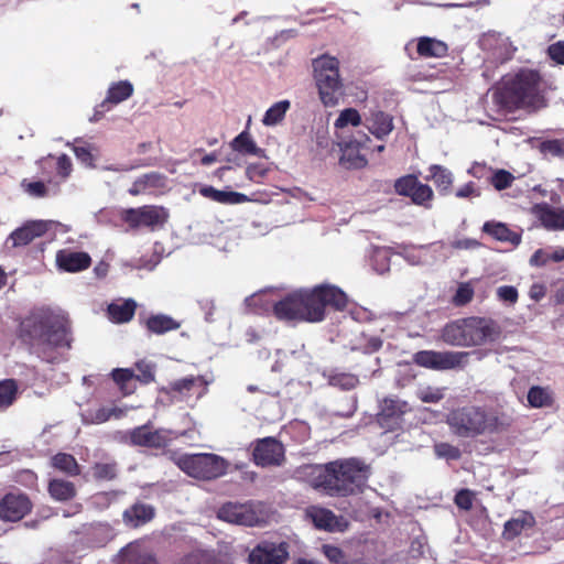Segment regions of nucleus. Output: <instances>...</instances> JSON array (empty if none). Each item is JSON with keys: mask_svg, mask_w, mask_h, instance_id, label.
I'll use <instances>...</instances> for the list:
<instances>
[{"mask_svg": "<svg viewBox=\"0 0 564 564\" xmlns=\"http://www.w3.org/2000/svg\"><path fill=\"white\" fill-rule=\"evenodd\" d=\"M19 339L31 354L46 362L57 360V349L70 348V326L68 321L48 308L33 312L19 326Z\"/></svg>", "mask_w": 564, "mask_h": 564, "instance_id": "1", "label": "nucleus"}, {"mask_svg": "<svg viewBox=\"0 0 564 564\" xmlns=\"http://www.w3.org/2000/svg\"><path fill=\"white\" fill-rule=\"evenodd\" d=\"M348 305L346 293L338 286L319 284L289 293L274 303L273 314L279 321L318 323L325 318L326 308L344 311Z\"/></svg>", "mask_w": 564, "mask_h": 564, "instance_id": "2", "label": "nucleus"}, {"mask_svg": "<svg viewBox=\"0 0 564 564\" xmlns=\"http://www.w3.org/2000/svg\"><path fill=\"white\" fill-rule=\"evenodd\" d=\"M310 485L330 497H347L361 491L369 466L359 458H343L311 467Z\"/></svg>", "mask_w": 564, "mask_h": 564, "instance_id": "3", "label": "nucleus"}, {"mask_svg": "<svg viewBox=\"0 0 564 564\" xmlns=\"http://www.w3.org/2000/svg\"><path fill=\"white\" fill-rule=\"evenodd\" d=\"M545 83L540 73H507L496 85L492 98L507 111L538 109L545 105Z\"/></svg>", "mask_w": 564, "mask_h": 564, "instance_id": "4", "label": "nucleus"}, {"mask_svg": "<svg viewBox=\"0 0 564 564\" xmlns=\"http://www.w3.org/2000/svg\"><path fill=\"white\" fill-rule=\"evenodd\" d=\"M501 334V326L494 318L468 316L446 323L440 337L449 346L477 347L499 340Z\"/></svg>", "mask_w": 564, "mask_h": 564, "instance_id": "5", "label": "nucleus"}, {"mask_svg": "<svg viewBox=\"0 0 564 564\" xmlns=\"http://www.w3.org/2000/svg\"><path fill=\"white\" fill-rule=\"evenodd\" d=\"M446 423L456 436L464 438L500 433L510 426L505 415L471 404L453 409L447 414Z\"/></svg>", "mask_w": 564, "mask_h": 564, "instance_id": "6", "label": "nucleus"}, {"mask_svg": "<svg viewBox=\"0 0 564 564\" xmlns=\"http://www.w3.org/2000/svg\"><path fill=\"white\" fill-rule=\"evenodd\" d=\"M176 465L188 476L200 480H214L227 473L228 460L213 453L184 454Z\"/></svg>", "mask_w": 564, "mask_h": 564, "instance_id": "7", "label": "nucleus"}, {"mask_svg": "<svg viewBox=\"0 0 564 564\" xmlns=\"http://www.w3.org/2000/svg\"><path fill=\"white\" fill-rule=\"evenodd\" d=\"M469 355L468 351L420 350L413 355V362L416 366L437 371L462 369L467 365Z\"/></svg>", "mask_w": 564, "mask_h": 564, "instance_id": "8", "label": "nucleus"}, {"mask_svg": "<svg viewBox=\"0 0 564 564\" xmlns=\"http://www.w3.org/2000/svg\"><path fill=\"white\" fill-rule=\"evenodd\" d=\"M167 213L164 207L155 205H144L138 208L124 209L121 214L123 223L131 229L148 227L152 230L163 226L167 221Z\"/></svg>", "mask_w": 564, "mask_h": 564, "instance_id": "9", "label": "nucleus"}, {"mask_svg": "<svg viewBox=\"0 0 564 564\" xmlns=\"http://www.w3.org/2000/svg\"><path fill=\"white\" fill-rule=\"evenodd\" d=\"M252 462L260 467L281 466L285 462V448L273 436L258 438L251 444Z\"/></svg>", "mask_w": 564, "mask_h": 564, "instance_id": "10", "label": "nucleus"}, {"mask_svg": "<svg viewBox=\"0 0 564 564\" xmlns=\"http://www.w3.org/2000/svg\"><path fill=\"white\" fill-rule=\"evenodd\" d=\"M394 191L400 196L409 197L411 202L417 206L424 208L432 207V200L434 198L432 187L421 183L414 174H408L395 180Z\"/></svg>", "mask_w": 564, "mask_h": 564, "instance_id": "11", "label": "nucleus"}, {"mask_svg": "<svg viewBox=\"0 0 564 564\" xmlns=\"http://www.w3.org/2000/svg\"><path fill=\"white\" fill-rule=\"evenodd\" d=\"M172 432L165 429L153 430L150 424H143L129 431V442L133 446L153 449H164L172 441Z\"/></svg>", "mask_w": 564, "mask_h": 564, "instance_id": "12", "label": "nucleus"}, {"mask_svg": "<svg viewBox=\"0 0 564 564\" xmlns=\"http://www.w3.org/2000/svg\"><path fill=\"white\" fill-rule=\"evenodd\" d=\"M33 508L30 497L22 491H11L0 499V520L18 522L28 516Z\"/></svg>", "mask_w": 564, "mask_h": 564, "instance_id": "13", "label": "nucleus"}, {"mask_svg": "<svg viewBox=\"0 0 564 564\" xmlns=\"http://www.w3.org/2000/svg\"><path fill=\"white\" fill-rule=\"evenodd\" d=\"M290 557L286 542L261 541L248 555L249 564H285Z\"/></svg>", "mask_w": 564, "mask_h": 564, "instance_id": "14", "label": "nucleus"}, {"mask_svg": "<svg viewBox=\"0 0 564 564\" xmlns=\"http://www.w3.org/2000/svg\"><path fill=\"white\" fill-rule=\"evenodd\" d=\"M370 142L371 139L366 133H360L358 138L354 137L345 142L340 148L339 163L347 170L364 169L368 164V160L361 151L369 150L368 143Z\"/></svg>", "mask_w": 564, "mask_h": 564, "instance_id": "15", "label": "nucleus"}, {"mask_svg": "<svg viewBox=\"0 0 564 564\" xmlns=\"http://www.w3.org/2000/svg\"><path fill=\"white\" fill-rule=\"evenodd\" d=\"M217 516L226 522L246 527H254L260 522L259 514L251 502H226L219 508Z\"/></svg>", "mask_w": 564, "mask_h": 564, "instance_id": "16", "label": "nucleus"}, {"mask_svg": "<svg viewBox=\"0 0 564 564\" xmlns=\"http://www.w3.org/2000/svg\"><path fill=\"white\" fill-rule=\"evenodd\" d=\"M305 518L316 529L327 532H344L349 525L343 516H336L332 510L319 506L307 507L305 509Z\"/></svg>", "mask_w": 564, "mask_h": 564, "instance_id": "17", "label": "nucleus"}, {"mask_svg": "<svg viewBox=\"0 0 564 564\" xmlns=\"http://www.w3.org/2000/svg\"><path fill=\"white\" fill-rule=\"evenodd\" d=\"M406 412H409L408 402L398 398H384L377 414V422L382 429L394 431L401 425Z\"/></svg>", "mask_w": 564, "mask_h": 564, "instance_id": "18", "label": "nucleus"}, {"mask_svg": "<svg viewBox=\"0 0 564 564\" xmlns=\"http://www.w3.org/2000/svg\"><path fill=\"white\" fill-rule=\"evenodd\" d=\"M48 229V223L45 220H26L9 235L7 243L11 242L12 248L25 247L36 238L43 237Z\"/></svg>", "mask_w": 564, "mask_h": 564, "instance_id": "19", "label": "nucleus"}, {"mask_svg": "<svg viewBox=\"0 0 564 564\" xmlns=\"http://www.w3.org/2000/svg\"><path fill=\"white\" fill-rule=\"evenodd\" d=\"M339 74L317 73L315 77L319 99L325 107H335L343 96V83Z\"/></svg>", "mask_w": 564, "mask_h": 564, "instance_id": "20", "label": "nucleus"}, {"mask_svg": "<svg viewBox=\"0 0 564 564\" xmlns=\"http://www.w3.org/2000/svg\"><path fill=\"white\" fill-rule=\"evenodd\" d=\"M479 45L484 51H488L501 63L512 57L516 47L509 41V37L496 31H488L479 39Z\"/></svg>", "mask_w": 564, "mask_h": 564, "instance_id": "21", "label": "nucleus"}, {"mask_svg": "<svg viewBox=\"0 0 564 564\" xmlns=\"http://www.w3.org/2000/svg\"><path fill=\"white\" fill-rule=\"evenodd\" d=\"M167 185V178L159 172H149L140 175L129 187L128 193L131 196L158 195L162 193Z\"/></svg>", "mask_w": 564, "mask_h": 564, "instance_id": "22", "label": "nucleus"}, {"mask_svg": "<svg viewBox=\"0 0 564 564\" xmlns=\"http://www.w3.org/2000/svg\"><path fill=\"white\" fill-rule=\"evenodd\" d=\"M133 93V86L128 80H121L111 85L108 89L106 99L95 108V113L91 117V121H98L109 111L113 105H118L127 100Z\"/></svg>", "mask_w": 564, "mask_h": 564, "instance_id": "23", "label": "nucleus"}, {"mask_svg": "<svg viewBox=\"0 0 564 564\" xmlns=\"http://www.w3.org/2000/svg\"><path fill=\"white\" fill-rule=\"evenodd\" d=\"M55 262L59 271L77 273L91 265V257L85 251L62 249L56 252Z\"/></svg>", "mask_w": 564, "mask_h": 564, "instance_id": "24", "label": "nucleus"}, {"mask_svg": "<svg viewBox=\"0 0 564 564\" xmlns=\"http://www.w3.org/2000/svg\"><path fill=\"white\" fill-rule=\"evenodd\" d=\"M208 381L204 376H189L170 382L161 389V392L171 400L183 401L192 395V391L196 386L207 387Z\"/></svg>", "mask_w": 564, "mask_h": 564, "instance_id": "25", "label": "nucleus"}, {"mask_svg": "<svg viewBox=\"0 0 564 564\" xmlns=\"http://www.w3.org/2000/svg\"><path fill=\"white\" fill-rule=\"evenodd\" d=\"M155 508L144 502H135L123 511V522L131 528H139L152 521Z\"/></svg>", "mask_w": 564, "mask_h": 564, "instance_id": "26", "label": "nucleus"}, {"mask_svg": "<svg viewBox=\"0 0 564 564\" xmlns=\"http://www.w3.org/2000/svg\"><path fill=\"white\" fill-rule=\"evenodd\" d=\"M482 232L497 241L510 243L518 247L522 237L520 232L511 230L507 224L496 220H488L482 225Z\"/></svg>", "mask_w": 564, "mask_h": 564, "instance_id": "27", "label": "nucleus"}, {"mask_svg": "<svg viewBox=\"0 0 564 564\" xmlns=\"http://www.w3.org/2000/svg\"><path fill=\"white\" fill-rule=\"evenodd\" d=\"M198 192L203 197L224 205H238L251 200L247 195L242 193L234 191H220L212 185H203Z\"/></svg>", "mask_w": 564, "mask_h": 564, "instance_id": "28", "label": "nucleus"}, {"mask_svg": "<svg viewBox=\"0 0 564 564\" xmlns=\"http://www.w3.org/2000/svg\"><path fill=\"white\" fill-rule=\"evenodd\" d=\"M137 310V302L133 299H126L122 302L110 303L107 307V314L111 322L124 324L130 322Z\"/></svg>", "mask_w": 564, "mask_h": 564, "instance_id": "29", "label": "nucleus"}, {"mask_svg": "<svg viewBox=\"0 0 564 564\" xmlns=\"http://www.w3.org/2000/svg\"><path fill=\"white\" fill-rule=\"evenodd\" d=\"M535 519L529 511H522L518 517L508 520L505 523L502 535L506 540H513L524 530L533 528Z\"/></svg>", "mask_w": 564, "mask_h": 564, "instance_id": "30", "label": "nucleus"}, {"mask_svg": "<svg viewBox=\"0 0 564 564\" xmlns=\"http://www.w3.org/2000/svg\"><path fill=\"white\" fill-rule=\"evenodd\" d=\"M144 326L150 334L163 335L177 330L181 323L165 314H152L145 319Z\"/></svg>", "mask_w": 564, "mask_h": 564, "instance_id": "31", "label": "nucleus"}, {"mask_svg": "<svg viewBox=\"0 0 564 564\" xmlns=\"http://www.w3.org/2000/svg\"><path fill=\"white\" fill-rule=\"evenodd\" d=\"M234 151L243 155H256L258 158H264V149L259 148L253 141L249 132L242 131L239 133L230 143Z\"/></svg>", "mask_w": 564, "mask_h": 564, "instance_id": "32", "label": "nucleus"}, {"mask_svg": "<svg viewBox=\"0 0 564 564\" xmlns=\"http://www.w3.org/2000/svg\"><path fill=\"white\" fill-rule=\"evenodd\" d=\"M367 121L369 131L378 139L384 138L393 129L392 118L380 110L372 112L371 117L368 118Z\"/></svg>", "mask_w": 564, "mask_h": 564, "instance_id": "33", "label": "nucleus"}, {"mask_svg": "<svg viewBox=\"0 0 564 564\" xmlns=\"http://www.w3.org/2000/svg\"><path fill=\"white\" fill-rule=\"evenodd\" d=\"M47 491L56 501H68L76 496V487L72 481L54 478L48 481Z\"/></svg>", "mask_w": 564, "mask_h": 564, "instance_id": "34", "label": "nucleus"}, {"mask_svg": "<svg viewBox=\"0 0 564 564\" xmlns=\"http://www.w3.org/2000/svg\"><path fill=\"white\" fill-rule=\"evenodd\" d=\"M416 48L417 53L423 57H443L448 51L445 42L427 36L419 39Z\"/></svg>", "mask_w": 564, "mask_h": 564, "instance_id": "35", "label": "nucleus"}, {"mask_svg": "<svg viewBox=\"0 0 564 564\" xmlns=\"http://www.w3.org/2000/svg\"><path fill=\"white\" fill-rule=\"evenodd\" d=\"M51 466L68 477L80 474V467L76 458L67 453H57L51 458Z\"/></svg>", "mask_w": 564, "mask_h": 564, "instance_id": "36", "label": "nucleus"}, {"mask_svg": "<svg viewBox=\"0 0 564 564\" xmlns=\"http://www.w3.org/2000/svg\"><path fill=\"white\" fill-rule=\"evenodd\" d=\"M291 108V102L289 100H280L273 104L264 113L262 123L267 127L276 126L280 123L284 117L286 111Z\"/></svg>", "mask_w": 564, "mask_h": 564, "instance_id": "37", "label": "nucleus"}, {"mask_svg": "<svg viewBox=\"0 0 564 564\" xmlns=\"http://www.w3.org/2000/svg\"><path fill=\"white\" fill-rule=\"evenodd\" d=\"M322 552L330 564H366L362 558H350L340 547L332 544H324Z\"/></svg>", "mask_w": 564, "mask_h": 564, "instance_id": "38", "label": "nucleus"}, {"mask_svg": "<svg viewBox=\"0 0 564 564\" xmlns=\"http://www.w3.org/2000/svg\"><path fill=\"white\" fill-rule=\"evenodd\" d=\"M541 221L546 229L564 230V209L546 207L541 213Z\"/></svg>", "mask_w": 564, "mask_h": 564, "instance_id": "39", "label": "nucleus"}, {"mask_svg": "<svg viewBox=\"0 0 564 564\" xmlns=\"http://www.w3.org/2000/svg\"><path fill=\"white\" fill-rule=\"evenodd\" d=\"M18 382L14 379L0 381V410H6L13 404L18 395Z\"/></svg>", "mask_w": 564, "mask_h": 564, "instance_id": "40", "label": "nucleus"}, {"mask_svg": "<svg viewBox=\"0 0 564 564\" xmlns=\"http://www.w3.org/2000/svg\"><path fill=\"white\" fill-rule=\"evenodd\" d=\"M328 383L341 390H352L358 386L359 378L357 375L350 372L333 371L328 376Z\"/></svg>", "mask_w": 564, "mask_h": 564, "instance_id": "41", "label": "nucleus"}, {"mask_svg": "<svg viewBox=\"0 0 564 564\" xmlns=\"http://www.w3.org/2000/svg\"><path fill=\"white\" fill-rule=\"evenodd\" d=\"M430 178L441 191H447L453 183L452 173L442 165L433 164L430 166Z\"/></svg>", "mask_w": 564, "mask_h": 564, "instance_id": "42", "label": "nucleus"}, {"mask_svg": "<svg viewBox=\"0 0 564 564\" xmlns=\"http://www.w3.org/2000/svg\"><path fill=\"white\" fill-rule=\"evenodd\" d=\"M93 476L97 480H113L118 474L116 462L95 463L91 467Z\"/></svg>", "mask_w": 564, "mask_h": 564, "instance_id": "43", "label": "nucleus"}, {"mask_svg": "<svg viewBox=\"0 0 564 564\" xmlns=\"http://www.w3.org/2000/svg\"><path fill=\"white\" fill-rule=\"evenodd\" d=\"M123 415V410L120 408H106L101 406L95 411L89 412V423L101 424L109 421L111 417L120 419Z\"/></svg>", "mask_w": 564, "mask_h": 564, "instance_id": "44", "label": "nucleus"}, {"mask_svg": "<svg viewBox=\"0 0 564 564\" xmlns=\"http://www.w3.org/2000/svg\"><path fill=\"white\" fill-rule=\"evenodd\" d=\"M528 401L533 408H543L551 405L553 399L546 389L534 386L528 392Z\"/></svg>", "mask_w": 564, "mask_h": 564, "instance_id": "45", "label": "nucleus"}, {"mask_svg": "<svg viewBox=\"0 0 564 564\" xmlns=\"http://www.w3.org/2000/svg\"><path fill=\"white\" fill-rule=\"evenodd\" d=\"M111 377L124 395L132 393L133 388L129 387V383L134 378L132 370L127 368H117L112 370Z\"/></svg>", "mask_w": 564, "mask_h": 564, "instance_id": "46", "label": "nucleus"}, {"mask_svg": "<svg viewBox=\"0 0 564 564\" xmlns=\"http://www.w3.org/2000/svg\"><path fill=\"white\" fill-rule=\"evenodd\" d=\"M542 154L552 158L564 159V139L545 140L540 143Z\"/></svg>", "mask_w": 564, "mask_h": 564, "instance_id": "47", "label": "nucleus"}, {"mask_svg": "<svg viewBox=\"0 0 564 564\" xmlns=\"http://www.w3.org/2000/svg\"><path fill=\"white\" fill-rule=\"evenodd\" d=\"M434 453L438 458L447 460H458L462 457L460 449L449 443L440 442L434 445Z\"/></svg>", "mask_w": 564, "mask_h": 564, "instance_id": "48", "label": "nucleus"}, {"mask_svg": "<svg viewBox=\"0 0 564 564\" xmlns=\"http://www.w3.org/2000/svg\"><path fill=\"white\" fill-rule=\"evenodd\" d=\"M361 123V117L355 108L344 109L335 121L336 128H345L348 124L358 127Z\"/></svg>", "mask_w": 564, "mask_h": 564, "instance_id": "49", "label": "nucleus"}, {"mask_svg": "<svg viewBox=\"0 0 564 564\" xmlns=\"http://www.w3.org/2000/svg\"><path fill=\"white\" fill-rule=\"evenodd\" d=\"M474 297V289L470 283H460L453 296V304L455 306H465L471 302Z\"/></svg>", "mask_w": 564, "mask_h": 564, "instance_id": "50", "label": "nucleus"}, {"mask_svg": "<svg viewBox=\"0 0 564 564\" xmlns=\"http://www.w3.org/2000/svg\"><path fill=\"white\" fill-rule=\"evenodd\" d=\"M514 176L507 170H497L490 177L491 185L497 191H502L512 185Z\"/></svg>", "mask_w": 564, "mask_h": 564, "instance_id": "51", "label": "nucleus"}, {"mask_svg": "<svg viewBox=\"0 0 564 564\" xmlns=\"http://www.w3.org/2000/svg\"><path fill=\"white\" fill-rule=\"evenodd\" d=\"M313 70H339V61L335 56L323 54L312 62Z\"/></svg>", "mask_w": 564, "mask_h": 564, "instance_id": "52", "label": "nucleus"}, {"mask_svg": "<svg viewBox=\"0 0 564 564\" xmlns=\"http://www.w3.org/2000/svg\"><path fill=\"white\" fill-rule=\"evenodd\" d=\"M74 154L78 161L88 167L94 166L95 155L93 154V147L88 143L76 144L73 148Z\"/></svg>", "mask_w": 564, "mask_h": 564, "instance_id": "53", "label": "nucleus"}, {"mask_svg": "<svg viewBox=\"0 0 564 564\" xmlns=\"http://www.w3.org/2000/svg\"><path fill=\"white\" fill-rule=\"evenodd\" d=\"M21 186L24 192L32 197L42 198L46 197L48 194V188L42 181L30 182L28 180H23L21 182Z\"/></svg>", "mask_w": 564, "mask_h": 564, "instance_id": "54", "label": "nucleus"}, {"mask_svg": "<svg viewBox=\"0 0 564 564\" xmlns=\"http://www.w3.org/2000/svg\"><path fill=\"white\" fill-rule=\"evenodd\" d=\"M269 169L262 163H251L246 169V176L253 183H261L267 174Z\"/></svg>", "mask_w": 564, "mask_h": 564, "instance_id": "55", "label": "nucleus"}, {"mask_svg": "<svg viewBox=\"0 0 564 564\" xmlns=\"http://www.w3.org/2000/svg\"><path fill=\"white\" fill-rule=\"evenodd\" d=\"M419 399L424 403H437L444 398L443 389L426 387L417 392Z\"/></svg>", "mask_w": 564, "mask_h": 564, "instance_id": "56", "label": "nucleus"}, {"mask_svg": "<svg viewBox=\"0 0 564 564\" xmlns=\"http://www.w3.org/2000/svg\"><path fill=\"white\" fill-rule=\"evenodd\" d=\"M455 505L465 511H469L473 508L474 494L469 489H460L454 497Z\"/></svg>", "mask_w": 564, "mask_h": 564, "instance_id": "57", "label": "nucleus"}, {"mask_svg": "<svg viewBox=\"0 0 564 564\" xmlns=\"http://www.w3.org/2000/svg\"><path fill=\"white\" fill-rule=\"evenodd\" d=\"M180 564H213V557L205 551H195L184 556Z\"/></svg>", "mask_w": 564, "mask_h": 564, "instance_id": "58", "label": "nucleus"}, {"mask_svg": "<svg viewBox=\"0 0 564 564\" xmlns=\"http://www.w3.org/2000/svg\"><path fill=\"white\" fill-rule=\"evenodd\" d=\"M497 296L500 301L514 304L518 301V290L512 285H501L497 289Z\"/></svg>", "mask_w": 564, "mask_h": 564, "instance_id": "59", "label": "nucleus"}, {"mask_svg": "<svg viewBox=\"0 0 564 564\" xmlns=\"http://www.w3.org/2000/svg\"><path fill=\"white\" fill-rule=\"evenodd\" d=\"M137 368L139 370V373L134 376L137 380L140 382L148 384L154 381L155 375L153 367L147 364H137Z\"/></svg>", "mask_w": 564, "mask_h": 564, "instance_id": "60", "label": "nucleus"}, {"mask_svg": "<svg viewBox=\"0 0 564 564\" xmlns=\"http://www.w3.org/2000/svg\"><path fill=\"white\" fill-rule=\"evenodd\" d=\"M72 170H73V164H72L70 159L66 154L59 155L57 158V163H56L57 174L63 178H67L70 175Z\"/></svg>", "mask_w": 564, "mask_h": 564, "instance_id": "61", "label": "nucleus"}, {"mask_svg": "<svg viewBox=\"0 0 564 564\" xmlns=\"http://www.w3.org/2000/svg\"><path fill=\"white\" fill-rule=\"evenodd\" d=\"M547 53L552 61L564 65V41L551 44L547 48Z\"/></svg>", "mask_w": 564, "mask_h": 564, "instance_id": "62", "label": "nucleus"}, {"mask_svg": "<svg viewBox=\"0 0 564 564\" xmlns=\"http://www.w3.org/2000/svg\"><path fill=\"white\" fill-rule=\"evenodd\" d=\"M550 251L545 249H538L530 258V264L534 267H544L551 262Z\"/></svg>", "mask_w": 564, "mask_h": 564, "instance_id": "63", "label": "nucleus"}, {"mask_svg": "<svg viewBox=\"0 0 564 564\" xmlns=\"http://www.w3.org/2000/svg\"><path fill=\"white\" fill-rule=\"evenodd\" d=\"M453 249L456 250H463V249H477L481 246V243L477 239L473 238H465V239H457L454 240L451 243Z\"/></svg>", "mask_w": 564, "mask_h": 564, "instance_id": "64", "label": "nucleus"}]
</instances>
